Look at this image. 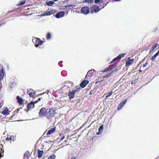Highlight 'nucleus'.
I'll return each instance as SVG.
<instances>
[{"instance_id": "obj_1", "label": "nucleus", "mask_w": 159, "mask_h": 159, "mask_svg": "<svg viewBox=\"0 0 159 159\" xmlns=\"http://www.w3.org/2000/svg\"><path fill=\"white\" fill-rule=\"evenodd\" d=\"M55 110L52 108H49L47 109V113L46 116L49 119H51L52 118L54 117L56 113Z\"/></svg>"}, {"instance_id": "obj_2", "label": "nucleus", "mask_w": 159, "mask_h": 159, "mask_svg": "<svg viewBox=\"0 0 159 159\" xmlns=\"http://www.w3.org/2000/svg\"><path fill=\"white\" fill-rule=\"evenodd\" d=\"M81 89V88L76 86L75 89L72 91H70L68 93V96L70 99L73 98L76 93L79 92Z\"/></svg>"}, {"instance_id": "obj_3", "label": "nucleus", "mask_w": 159, "mask_h": 159, "mask_svg": "<svg viewBox=\"0 0 159 159\" xmlns=\"http://www.w3.org/2000/svg\"><path fill=\"white\" fill-rule=\"evenodd\" d=\"M90 13L93 14L94 13H97L101 9L99 6L95 5L90 7Z\"/></svg>"}, {"instance_id": "obj_4", "label": "nucleus", "mask_w": 159, "mask_h": 159, "mask_svg": "<svg viewBox=\"0 0 159 159\" xmlns=\"http://www.w3.org/2000/svg\"><path fill=\"white\" fill-rule=\"evenodd\" d=\"M117 64H116L115 63L113 64H111V65H110L108 67L104 70H103L102 72L103 73L106 72L108 71H111L112 69H113L115 67L117 66Z\"/></svg>"}, {"instance_id": "obj_5", "label": "nucleus", "mask_w": 159, "mask_h": 159, "mask_svg": "<svg viewBox=\"0 0 159 159\" xmlns=\"http://www.w3.org/2000/svg\"><path fill=\"white\" fill-rule=\"evenodd\" d=\"M17 80L15 77L12 78V80L11 82V88H16L17 86Z\"/></svg>"}, {"instance_id": "obj_6", "label": "nucleus", "mask_w": 159, "mask_h": 159, "mask_svg": "<svg viewBox=\"0 0 159 159\" xmlns=\"http://www.w3.org/2000/svg\"><path fill=\"white\" fill-rule=\"evenodd\" d=\"M47 113V109L43 107L41 109L39 112V115L40 117L46 116Z\"/></svg>"}, {"instance_id": "obj_7", "label": "nucleus", "mask_w": 159, "mask_h": 159, "mask_svg": "<svg viewBox=\"0 0 159 159\" xmlns=\"http://www.w3.org/2000/svg\"><path fill=\"white\" fill-rule=\"evenodd\" d=\"M90 9L89 7H84L82 8L81 12V13L87 15L90 12Z\"/></svg>"}, {"instance_id": "obj_8", "label": "nucleus", "mask_w": 159, "mask_h": 159, "mask_svg": "<svg viewBox=\"0 0 159 159\" xmlns=\"http://www.w3.org/2000/svg\"><path fill=\"white\" fill-rule=\"evenodd\" d=\"M65 14L64 11H60L57 13L55 15V17L57 18H60L63 17Z\"/></svg>"}, {"instance_id": "obj_9", "label": "nucleus", "mask_w": 159, "mask_h": 159, "mask_svg": "<svg viewBox=\"0 0 159 159\" xmlns=\"http://www.w3.org/2000/svg\"><path fill=\"white\" fill-rule=\"evenodd\" d=\"M127 101V100L125 99L123 100L119 104L118 107V110H120L124 106L125 104Z\"/></svg>"}, {"instance_id": "obj_10", "label": "nucleus", "mask_w": 159, "mask_h": 159, "mask_svg": "<svg viewBox=\"0 0 159 159\" xmlns=\"http://www.w3.org/2000/svg\"><path fill=\"white\" fill-rule=\"evenodd\" d=\"M93 71H94L95 70L94 69L91 70H89L88 72L87 73L86 76V78H87V79H90L92 77V76L93 75V73L92 72Z\"/></svg>"}, {"instance_id": "obj_11", "label": "nucleus", "mask_w": 159, "mask_h": 159, "mask_svg": "<svg viewBox=\"0 0 159 159\" xmlns=\"http://www.w3.org/2000/svg\"><path fill=\"white\" fill-rule=\"evenodd\" d=\"M43 41L40 39L36 38L35 46V47H38L39 46L42 44Z\"/></svg>"}, {"instance_id": "obj_12", "label": "nucleus", "mask_w": 159, "mask_h": 159, "mask_svg": "<svg viewBox=\"0 0 159 159\" xmlns=\"http://www.w3.org/2000/svg\"><path fill=\"white\" fill-rule=\"evenodd\" d=\"M27 93L28 94L30 97H33L35 95V93L32 89H30L28 90Z\"/></svg>"}, {"instance_id": "obj_13", "label": "nucleus", "mask_w": 159, "mask_h": 159, "mask_svg": "<svg viewBox=\"0 0 159 159\" xmlns=\"http://www.w3.org/2000/svg\"><path fill=\"white\" fill-rule=\"evenodd\" d=\"M89 83V81L88 80H83L80 83V86L81 88H84Z\"/></svg>"}, {"instance_id": "obj_14", "label": "nucleus", "mask_w": 159, "mask_h": 159, "mask_svg": "<svg viewBox=\"0 0 159 159\" xmlns=\"http://www.w3.org/2000/svg\"><path fill=\"white\" fill-rule=\"evenodd\" d=\"M4 75L3 69L2 66V69L0 70V80L1 81L3 78Z\"/></svg>"}, {"instance_id": "obj_15", "label": "nucleus", "mask_w": 159, "mask_h": 159, "mask_svg": "<svg viewBox=\"0 0 159 159\" xmlns=\"http://www.w3.org/2000/svg\"><path fill=\"white\" fill-rule=\"evenodd\" d=\"M38 100H36L34 102H31L29 103L27 105V107L29 108L30 107V105H32V108H34V104L38 102Z\"/></svg>"}, {"instance_id": "obj_16", "label": "nucleus", "mask_w": 159, "mask_h": 159, "mask_svg": "<svg viewBox=\"0 0 159 159\" xmlns=\"http://www.w3.org/2000/svg\"><path fill=\"white\" fill-rule=\"evenodd\" d=\"M56 129V127H54L49 130L47 133V135H48L54 132Z\"/></svg>"}, {"instance_id": "obj_17", "label": "nucleus", "mask_w": 159, "mask_h": 159, "mask_svg": "<svg viewBox=\"0 0 159 159\" xmlns=\"http://www.w3.org/2000/svg\"><path fill=\"white\" fill-rule=\"evenodd\" d=\"M3 148V145L0 144V157H2L3 156L4 150L2 149Z\"/></svg>"}, {"instance_id": "obj_18", "label": "nucleus", "mask_w": 159, "mask_h": 159, "mask_svg": "<svg viewBox=\"0 0 159 159\" xmlns=\"http://www.w3.org/2000/svg\"><path fill=\"white\" fill-rule=\"evenodd\" d=\"M134 61V59H131L129 60H128L127 62H126L125 63V66H128L129 65H131L132 63H133Z\"/></svg>"}, {"instance_id": "obj_19", "label": "nucleus", "mask_w": 159, "mask_h": 159, "mask_svg": "<svg viewBox=\"0 0 159 159\" xmlns=\"http://www.w3.org/2000/svg\"><path fill=\"white\" fill-rule=\"evenodd\" d=\"M43 150H38V157L39 158L41 157L43 154Z\"/></svg>"}, {"instance_id": "obj_20", "label": "nucleus", "mask_w": 159, "mask_h": 159, "mask_svg": "<svg viewBox=\"0 0 159 159\" xmlns=\"http://www.w3.org/2000/svg\"><path fill=\"white\" fill-rule=\"evenodd\" d=\"M52 14V11H50L41 15V16L50 15Z\"/></svg>"}, {"instance_id": "obj_21", "label": "nucleus", "mask_w": 159, "mask_h": 159, "mask_svg": "<svg viewBox=\"0 0 159 159\" xmlns=\"http://www.w3.org/2000/svg\"><path fill=\"white\" fill-rule=\"evenodd\" d=\"M159 45V44L158 43H155L154 45L152 46L151 49L150 50V52H152V50H153L154 49H155Z\"/></svg>"}, {"instance_id": "obj_22", "label": "nucleus", "mask_w": 159, "mask_h": 159, "mask_svg": "<svg viewBox=\"0 0 159 159\" xmlns=\"http://www.w3.org/2000/svg\"><path fill=\"white\" fill-rule=\"evenodd\" d=\"M46 3L48 6H51L54 4V2L53 1H49L46 2Z\"/></svg>"}, {"instance_id": "obj_23", "label": "nucleus", "mask_w": 159, "mask_h": 159, "mask_svg": "<svg viewBox=\"0 0 159 159\" xmlns=\"http://www.w3.org/2000/svg\"><path fill=\"white\" fill-rule=\"evenodd\" d=\"M17 112L16 111H14L13 113V115L11 117V120L14 119V118H15L17 116Z\"/></svg>"}, {"instance_id": "obj_24", "label": "nucleus", "mask_w": 159, "mask_h": 159, "mask_svg": "<svg viewBox=\"0 0 159 159\" xmlns=\"http://www.w3.org/2000/svg\"><path fill=\"white\" fill-rule=\"evenodd\" d=\"M2 114L4 115H7L9 114L8 113V111L7 109H6L4 110L2 112Z\"/></svg>"}, {"instance_id": "obj_25", "label": "nucleus", "mask_w": 159, "mask_h": 159, "mask_svg": "<svg viewBox=\"0 0 159 159\" xmlns=\"http://www.w3.org/2000/svg\"><path fill=\"white\" fill-rule=\"evenodd\" d=\"M29 152H26L24 154V158L27 157V159H28L29 157Z\"/></svg>"}, {"instance_id": "obj_26", "label": "nucleus", "mask_w": 159, "mask_h": 159, "mask_svg": "<svg viewBox=\"0 0 159 159\" xmlns=\"http://www.w3.org/2000/svg\"><path fill=\"white\" fill-rule=\"evenodd\" d=\"M84 2H87L89 4H90L93 2V0H85L83 1Z\"/></svg>"}, {"instance_id": "obj_27", "label": "nucleus", "mask_w": 159, "mask_h": 159, "mask_svg": "<svg viewBox=\"0 0 159 159\" xmlns=\"http://www.w3.org/2000/svg\"><path fill=\"white\" fill-rule=\"evenodd\" d=\"M103 129V125L99 126L98 129V131L102 133Z\"/></svg>"}, {"instance_id": "obj_28", "label": "nucleus", "mask_w": 159, "mask_h": 159, "mask_svg": "<svg viewBox=\"0 0 159 159\" xmlns=\"http://www.w3.org/2000/svg\"><path fill=\"white\" fill-rule=\"evenodd\" d=\"M158 56V55L156 53L153 56L151 57V60L152 61H154L155 60L156 57H157Z\"/></svg>"}, {"instance_id": "obj_29", "label": "nucleus", "mask_w": 159, "mask_h": 159, "mask_svg": "<svg viewBox=\"0 0 159 159\" xmlns=\"http://www.w3.org/2000/svg\"><path fill=\"white\" fill-rule=\"evenodd\" d=\"M119 57H118V56L117 57H116L114 58L112 60V61L110 63H112L113 62H114L115 61H116L118 59H119L120 60V58H119Z\"/></svg>"}, {"instance_id": "obj_30", "label": "nucleus", "mask_w": 159, "mask_h": 159, "mask_svg": "<svg viewBox=\"0 0 159 159\" xmlns=\"http://www.w3.org/2000/svg\"><path fill=\"white\" fill-rule=\"evenodd\" d=\"M126 55V53H121L120 54H119L118 56L119 57V58L120 59L122 57H124L125 55Z\"/></svg>"}, {"instance_id": "obj_31", "label": "nucleus", "mask_w": 159, "mask_h": 159, "mask_svg": "<svg viewBox=\"0 0 159 159\" xmlns=\"http://www.w3.org/2000/svg\"><path fill=\"white\" fill-rule=\"evenodd\" d=\"M56 158V156L55 155L53 154L52 155H51L49 157L48 159H55Z\"/></svg>"}, {"instance_id": "obj_32", "label": "nucleus", "mask_w": 159, "mask_h": 159, "mask_svg": "<svg viewBox=\"0 0 159 159\" xmlns=\"http://www.w3.org/2000/svg\"><path fill=\"white\" fill-rule=\"evenodd\" d=\"M25 0H24V1H20L18 3V6H21L24 5L25 3Z\"/></svg>"}, {"instance_id": "obj_33", "label": "nucleus", "mask_w": 159, "mask_h": 159, "mask_svg": "<svg viewBox=\"0 0 159 159\" xmlns=\"http://www.w3.org/2000/svg\"><path fill=\"white\" fill-rule=\"evenodd\" d=\"M111 74H107L106 75L104 76H102V78H108L111 77Z\"/></svg>"}, {"instance_id": "obj_34", "label": "nucleus", "mask_w": 159, "mask_h": 159, "mask_svg": "<svg viewBox=\"0 0 159 159\" xmlns=\"http://www.w3.org/2000/svg\"><path fill=\"white\" fill-rule=\"evenodd\" d=\"M51 38V34L50 33H48L46 35L47 39L48 40L50 39Z\"/></svg>"}, {"instance_id": "obj_35", "label": "nucleus", "mask_w": 159, "mask_h": 159, "mask_svg": "<svg viewBox=\"0 0 159 159\" xmlns=\"http://www.w3.org/2000/svg\"><path fill=\"white\" fill-rule=\"evenodd\" d=\"M3 140L9 141L10 140V138H8V136H7V138L6 137V136H4L3 138Z\"/></svg>"}, {"instance_id": "obj_36", "label": "nucleus", "mask_w": 159, "mask_h": 159, "mask_svg": "<svg viewBox=\"0 0 159 159\" xmlns=\"http://www.w3.org/2000/svg\"><path fill=\"white\" fill-rule=\"evenodd\" d=\"M16 99L18 102L21 101H23V100L22 99L20 98L19 96H17L16 97Z\"/></svg>"}, {"instance_id": "obj_37", "label": "nucleus", "mask_w": 159, "mask_h": 159, "mask_svg": "<svg viewBox=\"0 0 159 159\" xmlns=\"http://www.w3.org/2000/svg\"><path fill=\"white\" fill-rule=\"evenodd\" d=\"M68 6V8L67 9H71L72 8H74L75 6V5H67Z\"/></svg>"}, {"instance_id": "obj_38", "label": "nucleus", "mask_w": 159, "mask_h": 159, "mask_svg": "<svg viewBox=\"0 0 159 159\" xmlns=\"http://www.w3.org/2000/svg\"><path fill=\"white\" fill-rule=\"evenodd\" d=\"M16 139V136H11V141H14Z\"/></svg>"}, {"instance_id": "obj_39", "label": "nucleus", "mask_w": 159, "mask_h": 159, "mask_svg": "<svg viewBox=\"0 0 159 159\" xmlns=\"http://www.w3.org/2000/svg\"><path fill=\"white\" fill-rule=\"evenodd\" d=\"M103 1V0H95L94 2L95 3L97 4L100 2H102Z\"/></svg>"}, {"instance_id": "obj_40", "label": "nucleus", "mask_w": 159, "mask_h": 159, "mask_svg": "<svg viewBox=\"0 0 159 159\" xmlns=\"http://www.w3.org/2000/svg\"><path fill=\"white\" fill-rule=\"evenodd\" d=\"M66 71L65 70H63L61 72V74L63 76H65L66 75Z\"/></svg>"}, {"instance_id": "obj_41", "label": "nucleus", "mask_w": 159, "mask_h": 159, "mask_svg": "<svg viewBox=\"0 0 159 159\" xmlns=\"http://www.w3.org/2000/svg\"><path fill=\"white\" fill-rule=\"evenodd\" d=\"M112 94V92H109L106 96V98H108Z\"/></svg>"}, {"instance_id": "obj_42", "label": "nucleus", "mask_w": 159, "mask_h": 159, "mask_svg": "<svg viewBox=\"0 0 159 159\" xmlns=\"http://www.w3.org/2000/svg\"><path fill=\"white\" fill-rule=\"evenodd\" d=\"M68 6H63L61 7V9L64 10L65 9H67L68 8Z\"/></svg>"}, {"instance_id": "obj_43", "label": "nucleus", "mask_w": 159, "mask_h": 159, "mask_svg": "<svg viewBox=\"0 0 159 159\" xmlns=\"http://www.w3.org/2000/svg\"><path fill=\"white\" fill-rule=\"evenodd\" d=\"M63 62V61H60L58 63L59 65L61 67H62L63 66V65H62V63Z\"/></svg>"}, {"instance_id": "obj_44", "label": "nucleus", "mask_w": 159, "mask_h": 159, "mask_svg": "<svg viewBox=\"0 0 159 159\" xmlns=\"http://www.w3.org/2000/svg\"><path fill=\"white\" fill-rule=\"evenodd\" d=\"M95 93L94 90H91L90 92V94H94Z\"/></svg>"}, {"instance_id": "obj_45", "label": "nucleus", "mask_w": 159, "mask_h": 159, "mask_svg": "<svg viewBox=\"0 0 159 159\" xmlns=\"http://www.w3.org/2000/svg\"><path fill=\"white\" fill-rule=\"evenodd\" d=\"M148 64V63L147 62V61L146 63L144 64L143 65V67H145V66H146Z\"/></svg>"}, {"instance_id": "obj_46", "label": "nucleus", "mask_w": 159, "mask_h": 159, "mask_svg": "<svg viewBox=\"0 0 159 159\" xmlns=\"http://www.w3.org/2000/svg\"><path fill=\"white\" fill-rule=\"evenodd\" d=\"M23 101H21L19 102H18V103L20 105H21L23 104Z\"/></svg>"}, {"instance_id": "obj_47", "label": "nucleus", "mask_w": 159, "mask_h": 159, "mask_svg": "<svg viewBox=\"0 0 159 159\" xmlns=\"http://www.w3.org/2000/svg\"><path fill=\"white\" fill-rule=\"evenodd\" d=\"M118 70L119 69L117 68L114 69V70L113 71H114V72H116L118 71Z\"/></svg>"}, {"instance_id": "obj_48", "label": "nucleus", "mask_w": 159, "mask_h": 159, "mask_svg": "<svg viewBox=\"0 0 159 159\" xmlns=\"http://www.w3.org/2000/svg\"><path fill=\"white\" fill-rule=\"evenodd\" d=\"M102 133V132H100V131H98V132L96 133V134L99 135V134H101Z\"/></svg>"}, {"instance_id": "obj_49", "label": "nucleus", "mask_w": 159, "mask_h": 159, "mask_svg": "<svg viewBox=\"0 0 159 159\" xmlns=\"http://www.w3.org/2000/svg\"><path fill=\"white\" fill-rule=\"evenodd\" d=\"M114 71H111L110 73H109V74H111V76L113 75V74L114 73Z\"/></svg>"}, {"instance_id": "obj_50", "label": "nucleus", "mask_w": 159, "mask_h": 159, "mask_svg": "<svg viewBox=\"0 0 159 159\" xmlns=\"http://www.w3.org/2000/svg\"><path fill=\"white\" fill-rule=\"evenodd\" d=\"M30 107L28 108L27 107V108L28 109V110H30V108H33L32 107V105H30Z\"/></svg>"}, {"instance_id": "obj_51", "label": "nucleus", "mask_w": 159, "mask_h": 159, "mask_svg": "<svg viewBox=\"0 0 159 159\" xmlns=\"http://www.w3.org/2000/svg\"><path fill=\"white\" fill-rule=\"evenodd\" d=\"M65 138V136H63V137H62L61 139H60V140L62 141V140H63V139Z\"/></svg>"}, {"instance_id": "obj_52", "label": "nucleus", "mask_w": 159, "mask_h": 159, "mask_svg": "<svg viewBox=\"0 0 159 159\" xmlns=\"http://www.w3.org/2000/svg\"><path fill=\"white\" fill-rule=\"evenodd\" d=\"M103 6L102 7V8L101 9L103 8L107 5V4H106L105 5V4H103Z\"/></svg>"}, {"instance_id": "obj_53", "label": "nucleus", "mask_w": 159, "mask_h": 159, "mask_svg": "<svg viewBox=\"0 0 159 159\" xmlns=\"http://www.w3.org/2000/svg\"><path fill=\"white\" fill-rule=\"evenodd\" d=\"M135 81L133 80L131 82V83H132V84H135Z\"/></svg>"}, {"instance_id": "obj_54", "label": "nucleus", "mask_w": 159, "mask_h": 159, "mask_svg": "<svg viewBox=\"0 0 159 159\" xmlns=\"http://www.w3.org/2000/svg\"><path fill=\"white\" fill-rule=\"evenodd\" d=\"M157 30V28H154L153 31L154 32H155Z\"/></svg>"}, {"instance_id": "obj_55", "label": "nucleus", "mask_w": 159, "mask_h": 159, "mask_svg": "<svg viewBox=\"0 0 159 159\" xmlns=\"http://www.w3.org/2000/svg\"><path fill=\"white\" fill-rule=\"evenodd\" d=\"M41 100V98H38V99L37 100L38 102L40 101Z\"/></svg>"}, {"instance_id": "obj_56", "label": "nucleus", "mask_w": 159, "mask_h": 159, "mask_svg": "<svg viewBox=\"0 0 159 159\" xmlns=\"http://www.w3.org/2000/svg\"><path fill=\"white\" fill-rule=\"evenodd\" d=\"M4 24V23H1L0 24V26L2 25H3Z\"/></svg>"}, {"instance_id": "obj_57", "label": "nucleus", "mask_w": 159, "mask_h": 159, "mask_svg": "<svg viewBox=\"0 0 159 159\" xmlns=\"http://www.w3.org/2000/svg\"><path fill=\"white\" fill-rule=\"evenodd\" d=\"M156 54H157L158 55L159 54V50L156 53Z\"/></svg>"}, {"instance_id": "obj_58", "label": "nucleus", "mask_w": 159, "mask_h": 159, "mask_svg": "<svg viewBox=\"0 0 159 159\" xmlns=\"http://www.w3.org/2000/svg\"><path fill=\"white\" fill-rule=\"evenodd\" d=\"M139 72H141L142 71V70H141L140 69H139Z\"/></svg>"}, {"instance_id": "obj_59", "label": "nucleus", "mask_w": 159, "mask_h": 159, "mask_svg": "<svg viewBox=\"0 0 159 159\" xmlns=\"http://www.w3.org/2000/svg\"><path fill=\"white\" fill-rule=\"evenodd\" d=\"M58 0H54L53 1V2H54L57 1H58Z\"/></svg>"}, {"instance_id": "obj_60", "label": "nucleus", "mask_w": 159, "mask_h": 159, "mask_svg": "<svg viewBox=\"0 0 159 159\" xmlns=\"http://www.w3.org/2000/svg\"><path fill=\"white\" fill-rule=\"evenodd\" d=\"M72 159H76L75 157L72 158Z\"/></svg>"}, {"instance_id": "obj_61", "label": "nucleus", "mask_w": 159, "mask_h": 159, "mask_svg": "<svg viewBox=\"0 0 159 159\" xmlns=\"http://www.w3.org/2000/svg\"><path fill=\"white\" fill-rule=\"evenodd\" d=\"M13 12V11H12L11 10V12H10L11 13H12Z\"/></svg>"}, {"instance_id": "obj_62", "label": "nucleus", "mask_w": 159, "mask_h": 159, "mask_svg": "<svg viewBox=\"0 0 159 159\" xmlns=\"http://www.w3.org/2000/svg\"><path fill=\"white\" fill-rule=\"evenodd\" d=\"M98 82H96V84H98Z\"/></svg>"}, {"instance_id": "obj_63", "label": "nucleus", "mask_w": 159, "mask_h": 159, "mask_svg": "<svg viewBox=\"0 0 159 159\" xmlns=\"http://www.w3.org/2000/svg\"><path fill=\"white\" fill-rule=\"evenodd\" d=\"M44 93H43L41 94H40V95H42V94H44Z\"/></svg>"}, {"instance_id": "obj_64", "label": "nucleus", "mask_w": 159, "mask_h": 159, "mask_svg": "<svg viewBox=\"0 0 159 159\" xmlns=\"http://www.w3.org/2000/svg\"><path fill=\"white\" fill-rule=\"evenodd\" d=\"M49 92H47V93L48 94H49Z\"/></svg>"}]
</instances>
